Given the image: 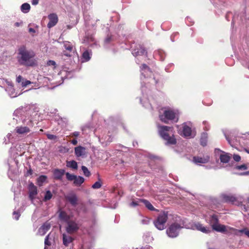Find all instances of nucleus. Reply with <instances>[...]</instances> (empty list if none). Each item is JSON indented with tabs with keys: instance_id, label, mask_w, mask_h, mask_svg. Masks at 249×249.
<instances>
[{
	"instance_id": "f257e3e1",
	"label": "nucleus",
	"mask_w": 249,
	"mask_h": 249,
	"mask_svg": "<svg viewBox=\"0 0 249 249\" xmlns=\"http://www.w3.org/2000/svg\"><path fill=\"white\" fill-rule=\"evenodd\" d=\"M13 124L17 125L14 133L20 137H23L30 133L33 127L32 119L29 113L24 108H18L13 113Z\"/></svg>"
},
{
	"instance_id": "f03ea898",
	"label": "nucleus",
	"mask_w": 249,
	"mask_h": 249,
	"mask_svg": "<svg viewBox=\"0 0 249 249\" xmlns=\"http://www.w3.org/2000/svg\"><path fill=\"white\" fill-rule=\"evenodd\" d=\"M140 71L142 92L143 95L144 94L147 95L151 90L152 85L155 82V78L154 76L152 77L153 73L145 64H143L140 67Z\"/></svg>"
},
{
	"instance_id": "7ed1b4c3",
	"label": "nucleus",
	"mask_w": 249,
	"mask_h": 249,
	"mask_svg": "<svg viewBox=\"0 0 249 249\" xmlns=\"http://www.w3.org/2000/svg\"><path fill=\"white\" fill-rule=\"evenodd\" d=\"M173 127L168 126H158V132L160 137L165 141L166 145H175L177 140L173 133Z\"/></svg>"
},
{
	"instance_id": "20e7f679",
	"label": "nucleus",
	"mask_w": 249,
	"mask_h": 249,
	"mask_svg": "<svg viewBox=\"0 0 249 249\" xmlns=\"http://www.w3.org/2000/svg\"><path fill=\"white\" fill-rule=\"evenodd\" d=\"M174 222L167 228L166 233L168 236L174 238L178 236L179 231L185 227V222L180 217L177 215L173 216Z\"/></svg>"
},
{
	"instance_id": "39448f33",
	"label": "nucleus",
	"mask_w": 249,
	"mask_h": 249,
	"mask_svg": "<svg viewBox=\"0 0 249 249\" xmlns=\"http://www.w3.org/2000/svg\"><path fill=\"white\" fill-rule=\"evenodd\" d=\"M59 217L61 220L67 222V225L66 227L67 233L71 234L78 230L79 227L78 224L74 221L70 220L71 216L67 214L66 212L60 211Z\"/></svg>"
},
{
	"instance_id": "423d86ee",
	"label": "nucleus",
	"mask_w": 249,
	"mask_h": 249,
	"mask_svg": "<svg viewBox=\"0 0 249 249\" xmlns=\"http://www.w3.org/2000/svg\"><path fill=\"white\" fill-rule=\"evenodd\" d=\"M159 118L165 124H168L169 121L177 123L178 121V115L174 110L167 109L164 110L162 114L159 115Z\"/></svg>"
},
{
	"instance_id": "0eeeda50",
	"label": "nucleus",
	"mask_w": 249,
	"mask_h": 249,
	"mask_svg": "<svg viewBox=\"0 0 249 249\" xmlns=\"http://www.w3.org/2000/svg\"><path fill=\"white\" fill-rule=\"evenodd\" d=\"M157 229L162 230L166 228V223L168 219V212L165 211L159 212L157 210Z\"/></svg>"
},
{
	"instance_id": "6e6552de",
	"label": "nucleus",
	"mask_w": 249,
	"mask_h": 249,
	"mask_svg": "<svg viewBox=\"0 0 249 249\" xmlns=\"http://www.w3.org/2000/svg\"><path fill=\"white\" fill-rule=\"evenodd\" d=\"M18 54L21 59L24 61H29L35 56L34 52L32 50H27L25 46H21L18 49Z\"/></svg>"
},
{
	"instance_id": "1a4fd4ad",
	"label": "nucleus",
	"mask_w": 249,
	"mask_h": 249,
	"mask_svg": "<svg viewBox=\"0 0 249 249\" xmlns=\"http://www.w3.org/2000/svg\"><path fill=\"white\" fill-rule=\"evenodd\" d=\"M132 53L134 56L139 55H144L146 52L144 48L140 45H137L135 48L132 49Z\"/></svg>"
},
{
	"instance_id": "9d476101",
	"label": "nucleus",
	"mask_w": 249,
	"mask_h": 249,
	"mask_svg": "<svg viewBox=\"0 0 249 249\" xmlns=\"http://www.w3.org/2000/svg\"><path fill=\"white\" fill-rule=\"evenodd\" d=\"M48 18L49 22L47 24V27L51 28L54 26L58 21V18L57 15L54 13L50 14L48 15Z\"/></svg>"
},
{
	"instance_id": "9b49d317",
	"label": "nucleus",
	"mask_w": 249,
	"mask_h": 249,
	"mask_svg": "<svg viewBox=\"0 0 249 249\" xmlns=\"http://www.w3.org/2000/svg\"><path fill=\"white\" fill-rule=\"evenodd\" d=\"M68 233H64L62 235L63 244L66 247L72 244L73 238Z\"/></svg>"
},
{
	"instance_id": "f8f14e48",
	"label": "nucleus",
	"mask_w": 249,
	"mask_h": 249,
	"mask_svg": "<svg viewBox=\"0 0 249 249\" xmlns=\"http://www.w3.org/2000/svg\"><path fill=\"white\" fill-rule=\"evenodd\" d=\"M51 228V225L49 222H45L39 228L38 231V234L43 236L49 231Z\"/></svg>"
},
{
	"instance_id": "ddd939ff",
	"label": "nucleus",
	"mask_w": 249,
	"mask_h": 249,
	"mask_svg": "<svg viewBox=\"0 0 249 249\" xmlns=\"http://www.w3.org/2000/svg\"><path fill=\"white\" fill-rule=\"evenodd\" d=\"M29 197L32 201L35 198L37 194V188L32 183L29 185Z\"/></svg>"
},
{
	"instance_id": "4468645a",
	"label": "nucleus",
	"mask_w": 249,
	"mask_h": 249,
	"mask_svg": "<svg viewBox=\"0 0 249 249\" xmlns=\"http://www.w3.org/2000/svg\"><path fill=\"white\" fill-rule=\"evenodd\" d=\"M194 227L196 230L205 233H209L211 230L209 227H204L202 224L197 222L195 224Z\"/></svg>"
},
{
	"instance_id": "2eb2a0df",
	"label": "nucleus",
	"mask_w": 249,
	"mask_h": 249,
	"mask_svg": "<svg viewBox=\"0 0 249 249\" xmlns=\"http://www.w3.org/2000/svg\"><path fill=\"white\" fill-rule=\"evenodd\" d=\"M66 199L71 203L72 206H76L77 204V197L75 194H71L66 196Z\"/></svg>"
},
{
	"instance_id": "dca6fc26",
	"label": "nucleus",
	"mask_w": 249,
	"mask_h": 249,
	"mask_svg": "<svg viewBox=\"0 0 249 249\" xmlns=\"http://www.w3.org/2000/svg\"><path fill=\"white\" fill-rule=\"evenodd\" d=\"M75 154L77 157H83L86 154V148L82 146L75 148Z\"/></svg>"
},
{
	"instance_id": "f3484780",
	"label": "nucleus",
	"mask_w": 249,
	"mask_h": 249,
	"mask_svg": "<svg viewBox=\"0 0 249 249\" xmlns=\"http://www.w3.org/2000/svg\"><path fill=\"white\" fill-rule=\"evenodd\" d=\"M209 157L206 156V157H194L193 161L196 163H206L208 162Z\"/></svg>"
},
{
	"instance_id": "a211bd4d",
	"label": "nucleus",
	"mask_w": 249,
	"mask_h": 249,
	"mask_svg": "<svg viewBox=\"0 0 249 249\" xmlns=\"http://www.w3.org/2000/svg\"><path fill=\"white\" fill-rule=\"evenodd\" d=\"M182 134L185 137H190L192 135V128L191 127L184 124L183 126Z\"/></svg>"
},
{
	"instance_id": "6ab92c4d",
	"label": "nucleus",
	"mask_w": 249,
	"mask_h": 249,
	"mask_svg": "<svg viewBox=\"0 0 249 249\" xmlns=\"http://www.w3.org/2000/svg\"><path fill=\"white\" fill-rule=\"evenodd\" d=\"M223 199L225 202H230L232 204H234L237 201L236 198L231 195H223Z\"/></svg>"
},
{
	"instance_id": "aec40b11",
	"label": "nucleus",
	"mask_w": 249,
	"mask_h": 249,
	"mask_svg": "<svg viewBox=\"0 0 249 249\" xmlns=\"http://www.w3.org/2000/svg\"><path fill=\"white\" fill-rule=\"evenodd\" d=\"M65 171L62 169H55L53 171V176L55 179H60L64 175Z\"/></svg>"
},
{
	"instance_id": "412c9836",
	"label": "nucleus",
	"mask_w": 249,
	"mask_h": 249,
	"mask_svg": "<svg viewBox=\"0 0 249 249\" xmlns=\"http://www.w3.org/2000/svg\"><path fill=\"white\" fill-rule=\"evenodd\" d=\"M213 230L217 232H220L222 233H225L227 231L226 226L220 224L219 223L213 227Z\"/></svg>"
},
{
	"instance_id": "4be33fe9",
	"label": "nucleus",
	"mask_w": 249,
	"mask_h": 249,
	"mask_svg": "<svg viewBox=\"0 0 249 249\" xmlns=\"http://www.w3.org/2000/svg\"><path fill=\"white\" fill-rule=\"evenodd\" d=\"M231 159V157L229 154L225 153L220 155V161L223 163L229 162Z\"/></svg>"
},
{
	"instance_id": "5701e85b",
	"label": "nucleus",
	"mask_w": 249,
	"mask_h": 249,
	"mask_svg": "<svg viewBox=\"0 0 249 249\" xmlns=\"http://www.w3.org/2000/svg\"><path fill=\"white\" fill-rule=\"evenodd\" d=\"M219 223V219L218 216L215 214H213L211 216L210 220V224L212 229L217 224Z\"/></svg>"
},
{
	"instance_id": "b1692460",
	"label": "nucleus",
	"mask_w": 249,
	"mask_h": 249,
	"mask_svg": "<svg viewBox=\"0 0 249 249\" xmlns=\"http://www.w3.org/2000/svg\"><path fill=\"white\" fill-rule=\"evenodd\" d=\"M92 53L91 52L86 50L82 54V58L83 61H89L90 60Z\"/></svg>"
},
{
	"instance_id": "393cba45",
	"label": "nucleus",
	"mask_w": 249,
	"mask_h": 249,
	"mask_svg": "<svg viewBox=\"0 0 249 249\" xmlns=\"http://www.w3.org/2000/svg\"><path fill=\"white\" fill-rule=\"evenodd\" d=\"M31 8L30 4L28 3H24L21 6V11L24 13H27L29 12Z\"/></svg>"
},
{
	"instance_id": "a878e982",
	"label": "nucleus",
	"mask_w": 249,
	"mask_h": 249,
	"mask_svg": "<svg viewBox=\"0 0 249 249\" xmlns=\"http://www.w3.org/2000/svg\"><path fill=\"white\" fill-rule=\"evenodd\" d=\"M232 229L235 231V234L237 235H238L239 233H244L245 235H246L248 237H249V230H248L247 229L245 228L242 230H236L233 228H232Z\"/></svg>"
},
{
	"instance_id": "bb28decb",
	"label": "nucleus",
	"mask_w": 249,
	"mask_h": 249,
	"mask_svg": "<svg viewBox=\"0 0 249 249\" xmlns=\"http://www.w3.org/2000/svg\"><path fill=\"white\" fill-rule=\"evenodd\" d=\"M142 203H143L148 210L150 211H154L155 210L153 206L148 200L142 199Z\"/></svg>"
},
{
	"instance_id": "cd10ccee",
	"label": "nucleus",
	"mask_w": 249,
	"mask_h": 249,
	"mask_svg": "<svg viewBox=\"0 0 249 249\" xmlns=\"http://www.w3.org/2000/svg\"><path fill=\"white\" fill-rule=\"evenodd\" d=\"M84 178L80 176L76 177L74 180V183L76 186H80L84 181Z\"/></svg>"
},
{
	"instance_id": "c85d7f7f",
	"label": "nucleus",
	"mask_w": 249,
	"mask_h": 249,
	"mask_svg": "<svg viewBox=\"0 0 249 249\" xmlns=\"http://www.w3.org/2000/svg\"><path fill=\"white\" fill-rule=\"evenodd\" d=\"M47 179V177L45 176H41L39 178H38L37 181V184L39 186H42Z\"/></svg>"
},
{
	"instance_id": "c756f323",
	"label": "nucleus",
	"mask_w": 249,
	"mask_h": 249,
	"mask_svg": "<svg viewBox=\"0 0 249 249\" xmlns=\"http://www.w3.org/2000/svg\"><path fill=\"white\" fill-rule=\"evenodd\" d=\"M142 199H137L136 200H134L132 201V202L130 204V206L131 207H136L137 206H140L141 205V203H142Z\"/></svg>"
},
{
	"instance_id": "7c9ffc66",
	"label": "nucleus",
	"mask_w": 249,
	"mask_h": 249,
	"mask_svg": "<svg viewBox=\"0 0 249 249\" xmlns=\"http://www.w3.org/2000/svg\"><path fill=\"white\" fill-rule=\"evenodd\" d=\"M9 94L12 98L18 96L19 94L15 92V89L12 87H9L8 89Z\"/></svg>"
},
{
	"instance_id": "2f4dec72",
	"label": "nucleus",
	"mask_w": 249,
	"mask_h": 249,
	"mask_svg": "<svg viewBox=\"0 0 249 249\" xmlns=\"http://www.w3.org/2000/svg\"><path fill=\"white\" fill-rule=\"evenodd\" d=\"M53 196V194L50 191H47L46 192L44 197L43 198V200L44 201H47L50 200Z\"/></svg>"
},
{
	"instance_id": "473e14b6",
	"label": "nucleus",
	"mask_w": 249,
	"mask_h": 249,
	"mask_svg": "<svg viewBox=\"0 0 249 249\" xmlns=\"http://www.w3.org/2000/svg\"><path fill=\"white\" fill-rule=\"evenodd\" d=\"M67 166L73 169H77V164L74 160L67 161Z\"/></svg>"
},
{
	"instance_id": "72a5a7b5",
	"label": "nucleus",
	"mask_w": 249,
	"mask_h": 249,
	"mask_svg": "<svg viewBox=\"0 0 249 249\" xmlns=\"http://www.w3.org/2000/svg\"><path fill=\"white\" fill-rule=\"evenodd\" d=\"M71 71H68V70H63L60 71L61 75L66 74V76L67 78H71Z\"/></svg>"
},
{
	"instance_id": "f704fd0d",
	"label": "nucleus",
	"mask_w": 249,
	"mask_h": 249,
	"mask_svg": "<svg viewBox=\"0 0 249 249\" xmlns=\"http://www.w3.org/2000/svg\"><path fill=\"white\" fill-rule=\"evenodd\" d=\"M64 46L65 48V49L68 51H69L70 53H71L72 51L73 50V46L71 44L70 42H66L64 43Z\"/></svg>"
},
{
	"instance_id": "c9c22d12",
	"label": "nucleus",
	"mask_w": 249,
	"mask_h": 249,
	"mask_svg": "<svg viewBox=\"0 0 249 249\" xmlns=\"http://www.w3.org/2000/svg\"><path fill=\"white\" fill-rule=\"evenodd\" d=\"M82 170L83 172L84 175L86 177H89L90 175V173L88 169L85 166H82Z\"/></svg>"
},
{
	"instance_id": "e433bc0d",
	"label": "nucleus",
	"mask_w": 249,
	"mask_h": 249,
	"mask_svg": "<svg viewBox=\"0 0 249 249\" xmlns=\"http://www.w3.org/2000/svg\"><path fill=\"white\" fill-rule=\"evenodd\" d=\"M235 169L239 170H245L248 169V167L246 164H243L241 165L236 166Z\"/></svg>"
},
{
	"instance_id": "4c0bfd02",
	"label": "nucleus",
	"mask_w": 249,
	"mask_h": 249,
	"mask_svg": "<svg viewBox=\"0 0 249 249\" xmlns=\"http://www.w3.org/2000/svg\"><path fill=\"white\" fill-rule=\"evenodd\" d=\"M31 83L32 82L30 81L25 80L24 79L22 81L21 86L23 88H25L26 87L31 84Z\"/></svg>"
},
{
	"instance_id": "58836bf2",
	"label": "nucleus",
	"mask_w": 249,
	"mask_h": 249,
	"mask_svg": "<svg viewBox=\"0 0 249 249\" xmlns=\"http://www.w3.org/2000/svg\"><path fill=\"white\" fill-rule=\"evenodd\" d=\"M66 178L69 180H73L75 179L76 178V176L70 174L69 173H66Z\"/></svg>"
},
{
	"instance_id": "ea45409f",
	"label": "nucleus",
	"mask_w": 249,
	"mask_h": 249,
	"mask_svg": "<svg viewBox=\"0 0 249 249\" xmlns=\"http://www.w3.org/2000/svg\"><path fill=\"white\" fill-rule=\"evenodd\" d=\"M101 186V184L99 181H96L94 184H93L92 186V187L93 189H98L100 188Z\"/></svg>"
},
{
	"instance_id": "a19ab883",
	"label": "nucleus",
	"mask_w": 249,
	"mask_h": 249,
	"mask_svg": "<svg viewBox=\"0 0 249 249\" xmlns=\"http://www.w3.org/2000/svg\"><path fill=\"white\" fill-rule=\"evenodd\" d=\"M233 159L235 161L238 162L241 160V157L239 155L234 154Z\"/></svg>"
},
{
	"instance_id": "79ce46f5",
	"label": "nucleus",
	"mask_w": 249,
	"mask_h": 249,
	"mask_svg": "<svg viewBox=\"0 0 249 249\" xmlns=\"http://www.w3.org/2000/svg\"><path fill=\"white\" fill-rule=\"evenodd\" d=\"M149 222H150V219L147 217L144 218L142 220V223L143 224H148L149 223Z\"/></svg>"
},
{
	"instance_id": "37998d69",
	"label": "nucleus",
	"mask_w": 249,
	"mask_h": 249,
	"mask_svg": "<svg viewBox=\"0 0 249 249\" xmlns=\"http://www.w3.org/2000/svg\"><path fill=\"white\" fill-rule=\"evenodd\" d=\"M13 215L14 216V218L16 220H18L20 216V214L18 212H17L16 211L13 212Z\"/></svg>"
},
{
	"instance_id": "c03bdc74",
	"label": "nucleus",
	"mask_w": 249,
	"mask_h": 249,
	"mask_svg": "<svg viewBox=\"0 0 249 249\" xmlns=\"http://www.w3.org/2000/svg\"><path fill=\"white\" fill-rule=\"evenodd\" d=\"M47 138L50 140H55L56 139V136L52 134H47Z\"/></svg>"
},
{
	"instance_id": "a18cd8bd",
	"label": "nucleus",
	"mask_w": 249,
	"mask_h": 249,
	"mask_svg": "<svg viewBox=\"0 0 249 249\" xmlns=\"http://www.w3.org/2000/svg\"><path fill=\"white\" fill-rule=\"evenodd\" d=\"M49 235H48L45 239V245L50 246L51 245V242L49 241Z\"/></svg>"
},
{
	"instance_id": "49530a36",
	"label": "nucleus",
	"mask_w": 249,
	"mask_h": 249,
	"mask_svg": "<svg viewBox=\"0 0 249 249\" xmlns=\"http://www.w3.org/2000/svg\"><path fill=\"white\" fill-rule=\"evenodd\" d=\"M23 78H22V77L20 75H19L17 77V79H16V81L18 82V83H22V81L23 80Z\"/></svg>"
},
{
	"instance_id": "de8ad7c7",
	"label": "nucleus",
	"mask_w": 249,
	"mask_h": 249,
	"mask_svg": "<svg viewBox=\"0 0 249 249\" xmlns=\"http://www.w3.org/2000/svg\"><path fill=\"white\" fill-rule=\"evenodd\" d=\"M144 104V106L145 107L149 108H153V107H151V103H143Z\"/></svg>"
},
{
	"instance_id": "09e8293b",
	"label": "nucleus",
	"mask_w": 249,
	"mask_h": 249,
	"mask_svg": "<svg viewBox=\"0 0 249 249\" xmlns=\"http://www.w3.org/2000/svg\"><path fill=\"white\" fill-rule=\"evenodd\" d=\"M80 135V133L78 131H75L72 133L71 135L74 137H78Z\"/></svg>"
},
{
	"instance_id": "8fccbe9b",
	"label": "nucleus",
	"mask_w": 249,
	"mask_h": 249,
	"mask_svg": "<svg viewBox=\"0 0 249 249\" xmlns=\"http://www.w3.org/2000/svg\"><path fill=\"white\" fill-rule=\"evenodd\" d=\"M111 40V36H108L105 39V42L106 43H108Z\"/></svg>"
},
{
	"instance_id": "3c124183",
	"label": "nucleus",
	"mask_w": 249,
	"mask_h": 249,
	"mask_svg": "<svg viewBox=\"0 0 249 249\" xmlns=\"http://www.w3.org/2000/svg\"><path fill=\"white\" fill-rule=\"evenodd\" d=\"M39 0H32V4L36 5L38 3Z\"/></svg>"
},
{
	"instance_id": "603ef678",
	"label": "nucleus",
	"mask_w": 249,
	"mask_h": 249,
	"mask_svg": "<svg viewBox=\"0 0 249 249\" xmlns=\"http://www.w3.org/2000/svg\"><path fill=\"white\" fill-rule=\"evenodd\" d=\"M71 143L72 144H73V145H76V144H77V140H76V139H73V140H72L71 141Z\"/></svg>"
},
{
	"instance_id": "864d4df0",
	"label": "nucleus",
	"mask_w": 249,
	"mask_h": 249,
	"mask_svg": "<svg viewBox=\"0 0 249 249\" xmlns=\"http://www.w3.org/2000/svg\"><path fill=\"white\" fill-rule=\"evenodd\" d=\"M29 32L33 33H34L36 32L35 30L34 29H33V28H29Z\"/></svg>"
},
{
	"instance_id": "5fc2aeb1",
	"label": "nucleus",
	"mask_w": 249,
	"mask_h": 249,
	"mask_svg": "<svg viewBox=\"0 0 249 249\" xmlns=\"http://www.w3.org/2000/svg\"><path fill=\"white\" fill-rule=\"evenodd\" d=\"M201 144L202 146H204L206 145V142H203L202 140L201 141Z\"/></svg>"
},
{
	"instance_id": "6e6d98bb",
	"label": "nucleus",
	"mask_w": 249,
	"mask_h": 249,
	"mask_svg": "<svg viewBox=\"0 0 249 249\" xmlns=\"http://www.w3.org/2000/svg\"><path fill=\"white\" fill-rule=\"evenodd\" d=\"M12 136V135L11 134H8V135H7V137H8V138L9 139V140H11V137Z\"/></svg>"
},
{
	"instance_id": "4d7b16f0",
	"label": "nucleus",
	"mask_w": 249,
	"mask_h": 249,
	"mask_svg": "<svg viewBox=\"0 0 249 249\" xmlns=\"http://www.w3.org/2000/svg\"><path fill=\"white\" fill-rule=\"evenodd\" d=\"M27 66H33L35 63H26Z\"/></svg>"
},
{
	"instance_id": "13d9d810",
	"label": "nucleus",
	"mask_w": 249,
	"mask_h": 249,
	"mask_svg": "<svg viewBox=\"0 0 249 249\" xmlns=\"http://www.w3.org/2000/svg\"><path fill=\"white\" fill-rule=\"evenodd\" d=\"M15 26H19V25H20V23H18V22H16V23H15Z\"/></svg>"
},
{
	"instance_id": "bf43d9fd",
	"label": "nucleus",
	"mask_w": 249,
	"mask_h": 249,
	"mask_svg": "<svg viewBox=\"0 0 249 249\" xmlns=\"http://www.w3.org/2000/svg\"><path fill=\"white\" fill-rule=\"evenodd\" d=\"M64 55L67 56H70L71 55L70 53L68 54V53H65Z\"/></svg>"
},
{
	"instance_id": "052dcab7",
	"label": "nucleus",
	"mask_w": 249,
	"mask_h": 249,
	"mask_svg": "<svg viewBox=\"0 0 249 249\" xmlns=\"http://www.w3.org/2000/svg\"><path fill=\"white\" fill-rule=\"evenodd\" d=\"M249 174V172H245L243 174H242V175H248Z\"/></svg>"
},
{
	"instance_id": "680f3d73",
	"label": "nucleus",
	"mask_w": 249,
	"mask_h": 249,
	"mask_svg": "<svg viewBox=\"0 0 249 249\" xmlns=\"http://www.w3.org/2000/svg\"><path fill=\"white\" fill-rule=\"evenodd\" d=\"M153 224L156 226V220L153 221Z\"/></svg>"
},
{
	"instance_id": "e2e57ef3",
	"label": "nucleus",
	"mask_w": 249,
	"mask_h": 249,
	"mask_svg": "<svg viewBox=\"0 0 249 249\" xmlns=\"http://www.w3.org/2000/svg\"><path fill=\"white\" fill-rule=\"evenodd\" d=\"M48 62L51 63V62H55L53 60H49Z\"/></svg>"
},
{
	"instance_id": "0e129e2a",
	"label": "nucleus",
	"mask_w": 249,
	"mask_h": 249,
	"mask_svg": "<svg viewBox=\"0 0 249 249\" xmlns=\"http://www.w3.org/2000/svg\"><path fill=\"white\" fill-rule=\"evenodd\" d=\"M246 150L247 152L249 154V149H246Z\"/></svg>"
},
{
	"instance_id": "69168bd1",
	"label": "nucleus",
	"mask_w": 249,
	"mask_h": 249,
	"mask_svg": "<svg viewBox=\"0 0 249 249\" xmlns=\"http://www.w3.org/2000/svg\"><path fill=\"white\" fill-rule=\"evenodd\" d=\"M51 64H52L54 66V65L56 64V63H51Z\"/></svg>"
},
{
	"instance_id": "338daca9",
	"label": "nucleus",
	"mask_w": 249,
	"mask_h": 249,
	"mask_svg": "<svg viewBox=\"0 0 249 249\" xmlns=\"http://www.w3.org/2000/svg\"><path fill=\"white\" fill-rule=\"evenodd\" d=\"M29 90H26L24 91V92H27V91H29Z\"/></svg>"
},
{
	"instance_id": "774afa93",
	"label": "nucleus",
	"mask_w": 249,
	"mask_h": 249,
	"mask_svg": "<svg viewBox=\"0 0 249 249\" xmlns=\"http://www.w3.org/2000/svg\"><path fill=\"white\" fill-rule=\"evenodd\" d=\"M135 145H136V143H133V146H135Z\"/></svg>"
}]
</instances>
